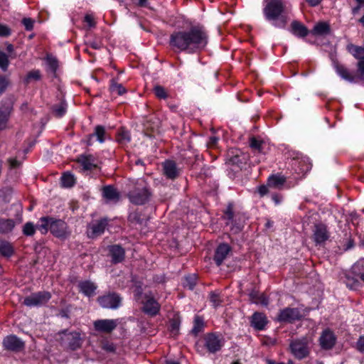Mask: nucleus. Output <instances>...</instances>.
<instances>
[{
  "instance_id": "f257e3e1",
  "label": "nucleus",
  "mask_w": 364,
  "mask_h": 364,
  "mask_svg": "<svg viewBox=\"0 0 364 364\" xmlns=\"http://www.w3.org/2000/svg\"><path fill=\"white\" fill-rule=\"evenodd\" d=\"M208 43V36L201 27L193 26L188 30L178 31L170 36L169 43L173 49L194 53L203 50Z\"/></svg>"
},
{
  "instance_id": "f03ea898",
  "label": "nucleus",
  "mask_w": 364,
  "mask_h": 364,
  "mask_svg": "<svg viewBox=\"0 0 364 364\" xmlns=\"http://www.w3.org/2000/svg\"><path fill=\"white\" fill-rule=\"evenodd\" d=\"M262 12L264 18L275 28H285L289 20L286 5L282 0H264Z\"/></svg>"
},
{
  "instance_id": "7ed1b4c3",
  "label": "nucleus",
  "mask_w": 364,
  "mask_h": 364,
  "mask_svg": "<svg viewBox=\"0 0 364 364\" xmlns=\"http://www.w3.org/2000/svg\"><path fill=\"white\" fill-rule=\"evenodd\" d=\"M204 346L210 353H215L221 350L225 344V339L220 334L207 333L203 338Z\"/></svg>"
},
{
  "instance_id": "20e7f679",
  "label": "nucleus",
  "mask_w": 364,
  "mask_h": 364,
  "mask_svg": "<svg viewBox=\"0 0 364 364\" xmlns=\"http://www.w3.org/2000/svg\"><path fill=\"white\" fill-rule=\"evenodd\" d=\"M151 196V193L146 186L139 183V186L129 193V200L135 205H143Z\"/></svg>"
},
{
  "instance_id": "39448f33",
  "label": "nucleus",
  "mask_w": 364,
  "mask_h": 364,
  "mask_svg": "<svg viewBox=\"0 0 364 364\" xmlns=\"http://www.w3.org/2000/svg\"><path fill=\"white\" fill-rule=\"evenodd\" d=\"M97 301L101 307L104 309H117L122 304V297L117 293L109 292L99 296Z\"/></svg>"
},
{
  "instance_id": "423d86ee",
  "label": "nucleus",
  "mask_w": 364,
  "mask_h": 364,
  "mask_svg": "<svg viewBox=\"0 0 364 364\" xmlns=\"http://www.w3.org/2000/svg\"><path fill=\"white\" fill-rule=\"evenodd\" d=\"M291 353L297 359H303L309 355L307 339L303 338L292 341L289 346Z\"/></svg>"
},
{
  "instance_id": "0eeeda50",
  "label": "nucleus",
  "mask_w": 364,
  "mask_h": 364,
  "mask_svg": "<svg viewBox=\"0 0 364 364\" xmlns=\"http://www.w3.org/2000/svg\"><path fill=\"white\" fill-rule=\"evenodd\" d=\"M50 294L48 291H39L26 297L23 304L28 307L40 306L46 304L50 299Z\"/></svg>"
},
{
  "instance_id": "6e6552de",
  "label": "nucleus",
  "mask_w": 364,
  "mask_h": 364,
  "mask_svg": "<svg viewBox=\"0 0 364 364\" xmlns=\"http://www.w3.org/2000/svg\"><path fill=\"white\" fill-rule=\"evenodd\" d=\"M119 323L118 319H98L94 321L93 326L96 331L109 333L117 327Z\"/></svg>"
},
{
  "instance_id": "1a4fd4ad",
  "label": "nucleus",
  "mask_w": 364,
  "mask_h": 364,
  "mask_svg": "<svg viewBox=\"0 0 364 364\" xmlns=\"http://www.w3.org/2000/svg\"><path fill=\"white\" fill-rule=\"evenodd\" d=\"M50 232L55 237L65 239L70 235L67 224L62 220L53 219L50 224Z\"/></svg>"
},
{
  "instance_id": "9d476101",
  "label": "nucleus",
  "mask_w": 364,
  "mask_h": 364,
  "mask_svg": "<svg viewBox=\"0 0 364 364\" xmlns=\"http://www.w3.org/2000/svg\"><path fill=\"white\" fill-rule=\"evenodd\" d=\"M347 49L358 60L357 65L358 72L364 74V47L349 44L347 46Z\"/></svg>"
},
{
  "instance_id": "9b49d317",
  "label": "nucleus",
  "mask_w": 364,
  "mask_h": 364,
  "mask_svg": "<svg viewBox=\"0 0 364 364\" xmlns=\"http://www.w3.org/2000/svg\"><path fill=\"white\" fill-rule=\"evenodd\" d=\"M336 343V336L329 329H326L322 331L319 337V344L322 349L330 350L332 349Z\"/></svg>"
},
{
  "instance_id": "f8f14e48",
  "label": "nucleus",
  "mask_w": 364,
  "mask_h": 364,
  "mask_svg": "<svg viewBox=\"0 0 364 364\" xmlns=\"http://www.w3.org/2000/svg\"><path fill=\"white\" fill-rule=\"evenodd\" d=\"M107 225V220L102 219L89 225L87 234L89 237L94 238L102 235Z\"/></svg>"
},
{
  "instance_id": "ddd939ff",
  "label": "nucleus",
  "mask_w": 364,
  "mask_h": 364,
  "mask_svg": "<svg viewBox=\"0 0 364 364\" xmlns=\"http://www.w3.org/2000/svg\"><path fill=\"white\" fill-rule=\"evenodd\" d=\"M3 346L6 350L20 351L24 348V343L17 336L10 335L4 338Z\"/></svg>"
},
{
  "instance_id": "4468645a",
  "label": "nucleus",
  "mask_w": 364,
  "mask_h": 364,
  "mask_svg": "<svg viewBox=\"0 0 364 364\" xmlns=\"http://www.w3.org/2000/svg\"><path fill=\"white\" fill-rule=\"evenodd\" d=\"M329 237L327 228L324 224H315L313 229V240L318 245L326 241Z\"/></svg>"
},
{
  "instance_id": "2eb2a0df",
  "label": "nucleus",
  "mask_w": 364,
  "mask_h": 364,
  "mask_svg": "<svg viewBox=\"0 0 364 364\" xmlns=\"http://www.w3.org/2000/svg\"><path fill=\"white\" fill-rule=\"evenodd\" d=\"M301 317L299 310L296 308H286L282 310L278 316L279 321L293 322Z\"/></svg>"
},
{
  "instance_id": "dca6fc26",
  "label": "nucleus",
  "mask_w": 364,
  "mask_h": 364,
  "mask_svg": "<svg viewBox=\"0 0 364 364\" xmlns=\"http://www.w3.org/2000/svg\"><path fill=\"white\" fill-rule=\"evenodd\" d=\"M267 323V318L263 313L255 312L252 314L250 318L251 326L257 331L264 329Z\"/></svg>"
},
{
  "instance_id": "f3484780",
  "label": "nucleus",
  "mask_w": 364,
  "mask_h": 364,
  "mask_svg": "<svg viewBox=\"0 0 364 364\" xmlns=\"http://www.w3.org/2000/svg\"><path fill=\"white\" fill-rule=\"evenodd\" d=\"M163 171L164 175L170 179L176 178L180 173V169L177 167L176 164L170 160L163 163Z\"/></svg>"
},
{
  "instance_id": "a211bd4d",
  "label": "nucleus",
  "mask_w": 364,
  "mask_h": 364,
  "mask_svg": "<svg viewBox=\"0 0 364 364\" xmlns=\"http://www.w3.org/2000/svg\"><path fill=\"white\" fill-rule=\"evenodd\" d=\"M230 251V247L227 244H220L217 247L214 256V260L218 266H220L223 263Z\"/></svg>"
},
{
  "instance_id": "6ab92c4d",
  "label": "nucleus",
  "mask_w": 364,
  "mask_h": 364,
  "mask_svg": "<svg viewBox=\"0 0 364 364\" xmlns=\"http://www.w3.org/2000/svg\"><path fill=\"white\" fill-rule=\"evenodd\" d=\"M160 309V305L153 298L149 297L144 303L143 311L151 316H154L158 314Z\"/></svg>"
},
{
  "instance_id": "aec40b11",
  "label": "nucleus",
  "mask_w": 364,
  "mask_h": 364,
  "mask_svg": "<svg viewBox=\"0 0 364 364\" xmlns=\"http://www.w3.org/2000/svg\"><path fill=\"white\" fill-rule=\"evenodd\" d=\"M109 254L113 263H119L124 259V250L119 245H112L109 247Z\"/></svg>"
},
{
  "instance_id": "412c9836",
  "label": "nucleus",
  "mask_w": 364,
  "mask_h": 364,
  "mask_svg": "<svg viewBox=\"0 0 364 364\" xmlns=\"http://www.w3.org/2000/svg\"><path fill=\"white\" fill-rule=\"evenodd\" d=\"M102 196L108 201L117 202L120 195L117 189L112 186H106L102 188Z\"/></svg>"
},
{
  "instance_id": "4be33fe9",
  "label": "nucleus",
  "mask_w": 364,
  "mask_h": 364,
  "mask_svg": "<svg viewBox=\"0 0 364 364\" xmlns=\"http://www.w3.org/2000/svg\"><path fill=\"white\" fill-rule=\"evenodd\" d=\"M285 182L286 177L281 174H274L268 178L267 186L273 188L282 189Z\"/></svg>"
},
{
  "instance_id": "5701e85b",
  "label": "nucleus",
  "mask_w": 364,
  "mask_h": 364,
  "mask_svg": "<svg viewBox=\"0 0 364 364\" xmlns=\"http://www.w3.org/2000/svg\"><path fill=\"white\" fill-rule=\"evenodd\" d=\"M80 291L87 296H92L95 294L97 285L90 281H82L78 284Z\"/></svg>"
},
{
  "instance_id": "b1692460",
  "label": "nucleus",
  "mask_w": 364,
  "mask_h": 364,
  "mask_svg": "<svg viewBox=\"0 0 364 364\" xmlns=\"http://www.w3.org/2000/svg\"><path fill=\"white\" fill-rule=\"evenodd\" d=\"M291 32L299 37V38H304L309 33V31L307 28L301 23L300 22L297 21H294L291 24Z\"/></svg>"
},
{
  "instance_id": "393cba45",
  "label": "nucleus",
  "mask_w": 364,
  "mask_h": 364,
  "mask_svg": "<svg viewBox=\"0 0 364 364\" xmlns=\"http://www.w3.org/2000/svg\"><path fill=\"white\" fill-rule=\"evenodd\" d=\"M78 162L84 170H92L97 166L95 159L91 155L80 156L78 158Z\"/></svg>"
},
{
  "instance_id": "a878e982",
  "label": "nucleus",
  "mask_w": 364,
  "mask_h": 364,
  "mask_svg": "<svg viewBox=\"0 0 364 364\" xmlns=\"http://www.w3.org/2000/svg\"><path fill=\"white\" fill-rule=\"evenodd\" d=\"M15 225L13 219L0 218V233L6 235L11 232Z\"/></svg>"
},
{
  "instance_id": "bb28decb",
  "label": "nucleus",
  "mask_w": 364,
  "mask_h": 364,
  "mask_svg": "<svg viewBox=\"0 0 364 364\" xmlns=\"http://www.w3.org/2000/svg\"><path fill=\"white\" fill-rule=\"evenodd\" d=\"M105 129L104 127L98 125L95 127V132L92 134H90L89 136V139L87 140V144L91 145L92 144V139L93 136H96L98 141L100 143H103L105 140Z\"/></svg>"
},
{
  "instance_id": "cd10ccee",
  "label": "nucleus",
  "mask_w": 364,
  "mask_h": 364,
  "mask_svg": "<svg viewBox=\"0 0 364 364\" xmlns=\"http://www.w3.org/2000/svg\"><path fill=\"white\" fill-rule=\"evenodd\" d=\"M250 298L252 302L262 306H267L269 300L263 294H259L257 291H253L250 294Z\"/></svg>"
},
{
  "instance_id": "c85d7f7f",
  "label": "nucleus",
  "mask_w": 364,
  "mask_h": 364,
  "mask_svg": "<svg viewBox=\"0 0 364 364\" xmlns=\"http://www.w3.org/2000/svg\"><path fill=\"white\" fill-rule=\"evenodd\" d=\"M66 340L69 341V346L71 349L75 350L80 346V336L77 332H72L66 334Z\"/></svg>"
},
{
  "instance_id": "c756f323",
  "label": "nucleus",
  "mask_w": 364,
  "mask_h": 364,
  "mask_svg": "<svg viewBox=\"0 0 364 364\" xmlns=\"http://www.w3.org/2000/svg\"><path fill=\"white\" fill-rule=\"evenodd\" d=\"M336 71L343 79L349 81H354V76L350 73L347 68H346L343 65L340 64H336L335 65Z\"/></svg>"
},
{
  "instance_id": "7c9ffc66",
  "label": "nucleus",
  "mask_w": 364,
  "mask_h": 364,
  "mask_svg": "<svg viewBox=\"0 0 364 364\" xmlns=\"http://www.w3.org/2000/svg\"><path fill=\"white\" fill-rule=\"evenodd\" d=\"M53 218L43 217L40 219V224L37 225L36 228L41 232L42 234H46L48 230H50L51 221H53Z\"/></svg>"
},
{
  "instance_id": "2f4dec72",
  "label": "nucleus",
  "mask_w": 364,
  "mask_h": 364,
  "mask_svg": "<svg viewBox=\"0 0 364 364\" xmlns=\"http://www.w3.org/2000/svg\"><path fill=\"white\" fill-rule=\"evenodd\" d=\"M12 110V102L9 100H2L0 102V116L10 117Z\"/></svg>"
},
{
  "instance_id": "473e14b6",
  "label": "nucleus",
  "mask_w": 364,
  "mask_h": 364,
  "mask_svg": "<svg viewBox=\"0 0 364 364\" xmlns=\"http://www.w3.org/2000/svg\"><path fill=\"white\" fill-rule=\"evenodd\" d=\"M67 103L65 101H61L60 103L53 105L52 109L53 114L57 117H61L67 111Z\"/></svg>"
},
{
  "instance_id": "72a5a7b5",
  "label": "nucleus",
  "mask_w": 364,
  "mask_h": 364,
  "mask_svg": "<svg viewBox=\"0 0 364 364\" xmlns=\"http://www.w3.org/2000/svg\"><path fill=\"white\" fill-rule=\"evenodd\" d=\"M14 252L11 245L6 241H0V255L4 257H10Z\"/></svg>"
},
{
  "instance_id": "f704fd0d",
  "label": "nucleus",
  "mask_w": 364,
  "mask_h": 364,
  "mask_svg": "<svg viewBox=\"0 0 364 364\" xmlns=\"http://www.w3.org/2000/svg\"><path fill=\"white\" fill-rule=\"evenodd\" d=\"M117 140L122 145L127 144L131 140L129 132L124 129H120L117 134Z\"/></svg>"
},
{
  "instance_id": "c9c22d12",
  "label": "nucleus",
  "mask_w": 364,
  "mask_h": 364,
  "mask_svg": "<svg viewBox=\"0 0 364 364\" xmlns=\"http://www.w3.org/2000/svg\"><path fill=\"white\" fill-rule=\"evenodd\" d=\"M328 32L329 26L327 23L323 22L317 23L312 30V33L314 35H325Z\"/></svg>"
},
{
  "instance_id": "e433bc0d",
  "label": "nucleus",
  "mask_w": 364,
  "mask_h": 364,
  "mask_svg": "<svg viewBox=\"0 0 364 364\" xmlns=\"http://www.w3.org/2000/svg\"><path fill=\"white\" fill-rule=\"evenodd\" d=\"M75 182L74 176L70 173H65L61 177V183L63 187H72Z\"/></svg>"
},
{
  "instance_id": "4c0bfd02",
  "label": "nucleus",
  "mask_w": 364,
  "mask_h": 364,
  "mask_svg": "<svg viewBox=\"0 0 364 364\" xmlns=\"http://www.w3.org/2000/svg\"><path fill=\"white\" fill-rule=\"evenodd\" d=\"M344 282L349 289H354L360 286V282L354 276L346 274Z\"/></svg>"
},
{
  "instance_id": "58836bf2",
  "label": "nucleus",
  "mask_w": 364,
  "mask_h": 364,
  "mask_svg": "<svg viewBox=\"0 0 364 364\" xmlns=\"http://www.w3.org/2000/svg\"><path fill=\"white\" fill-rule=\"evenodd\" d=\"M203 319L199 316H196L194 318L193 327L192 328V333L195 335H197L203 330Z\"/></svg>"
},
{
  "instance_id": "ea45409f",
  "label": "nucleus",
  "mask_w": 364,
  "mask_h": 364,
  "mask_svg": "<svg viewBox=\"0 0 364 364\" xmlns=\"http://www.w3.org/2000/svg\"><path fill=\"white\" fill-rule=\"evenodd\" d=\"M352 272L355 276L360 277L364 272V259L358 260L352 267Z\"/></svg>"
},
{
  "instance_id": "a19ab883",
  "label": "nucleus",
  "mask_w": 364,
  "mask_h": 364,
  "mask_svg": "<svg viewBox=\"0 0 364 364\" xmlns=\"http://www.w3.org/2000/svg\"><path fill=\"white\" fill-rule=\"evenodd\" d=\"M110 90L112 92H115L119 95H122L126 92L125 87L122 84H119L116 82L114 80H112Z\"/></svg>"
},
{
  "instance_id": "79ce46f5",
  "label": "nucleus",
  "mask_w": 364,
  "mask_h": 364,
  "mask_svg": "<svg viewBox=\"0 0 364 364\" xmlns=\"http://www.w3.org/2000/svg\"><path fill=\"white\" fill-rule=\"evenodd\" d=\"M37 229L33 223H26L23 227V232L25 235L32 236Z\"/></svg>"
},
{
  "instance_id": "37998d69",
  "label": "nucleus",
  "mask_w": 364,
  "mask_h": 364,
  "mask_svg": "<svg viewBox=\"0 0 364 364\" xmlns=\"http://www.w3.org/2000/svg\"><path fill=\"white\" fill-rule=\"evenodd\" d=\"M210 301L211 302L213 307L216 308L220 306L222 303V299L220 294L216 292H210L209 296Z\"/></svg>"
},
{
  "instance_id": "c03bdc74",
  "label": "nucleus",
  "mask_w": 364,
  "mask_h": 364,
  "mask_svg": "<svg viewBox=\"0 0 364 364\" xmlns=\"http://www.w3.org/2000/svg\"><path fill=\"white\" fill-rule=\"evenodd\" d=\"M196 279L197 278L194 274L186 277L183 283L184 287L188 288L191 290L193 289L196 284Z\"/></svg>"
},
{
  "instance_id": "a18cd8bd",
  "label": "nucleus",
  "mask_w": 364,
  "mask_h": 364,
  "mask_svg": "<svg viewBox=\"0 0 364 364\" xmlns=\"http://www.w3.org/2000/svg\"><path fill=\"white\" fill-rule=\"evenodd\" d=\"M41 73L38 70L29 72L26 77V82L29 83L31 80H39L41 79Z\"/></svg>"
},
{
  "instance_id": "49530a36",
  "label": "nucleus",
  "mask_w": 364,
  "mask_h": 364,
  "mask_svg": "<svg viewBox=\"0 0 364 364\" xmlns=\"http://www.w3.org/2000/svg\"><path fill=\"white\" fill-rule=\"evenodd\" d=\"M9 64V56L4 52H0V68L6 71Z\"/></svg>"
},
{
  "instance_id": "de8ad7c7",
  "label": "nucleus",
  "mask_w": 364,
  "mask_h": 364,
  "mask_svg": "<svg viewBox=\"0 0 364 364\" xmlns=\"http://www.w3.org/2000/svg\"><path fill=\"white\" fill-rule=\"evenodd\" d=\"M224 218L227 220L226 225H230L233 224L234 213L232 206L229 205L225 213Z\"/></svg>"
},
{
  "instance_id": "09e8293b",
  "label": "nucleus",
  "mask_w": 364,
  "mask_h": 364,
  "mask_svg": "<svg viewBox=\"0 0 364 364\" xmlns=\"http://www.w3.org/2000/svg\"><path fill=\"white\" fill-rule=\"evenodd\" d=\"M156 96L159 99H166L167 97V93L165 89L160 85H156L154 88Z\"/></svg>"
},
{
  "instance_id": "8fccbe9b",
  "label": "nucleus",
  "mask_w": 364,
  "mask_h": 364,
  "mask_svg": "<svg viewBox=\"0 0 364 364\" xmlns=\"http://www.w3.org/2000/svg\"><path fill=\"white\" fill-rule=\"evenodd\" d=\"M250 146L254 150L260 151L262 150V141L255 137L250 139Z\"/></svg>"
},
{
  "instance_id": "3c124183",
  "label": "nucleus",
  "mask_w": 364,
  "mask_h": 364,
  "mask_svg": "<svg viewBox=\"0 0 364 364\" xmlns=\"http://www.w3.org/2000/svg\"><path fill=\"white\" fill-rule=\"evenodd\" d=\"M22 23L27 31H31L33 28L34 21L30 18H24L22 20Z\"/></svg>"
},
{
  "instance_id": "603ef678",
  "label": "nucleus",
  "mask_w": 364,
  "mask_h": 364,
  "mask_svg": "<svg viewBox=\"0 0 364 364\" xmlns=\"http://www.w3.org/2000/svg\"><path fill=\"white\" fill-rule=\"evenodd\" d=\"M11 35V29L6 25L0 24V36L7 37Z\"/></svg>"
},
{
  "instance_id": "864d4df0",
  "label": "nucleus",
  "mask_w": 364,
  "mask_h": 364,
  "mask_svg": "<svg viewBox=\"0 0 364 364\" xmlns=\"http://www.w3.org/2000/svg\"><path fill=\"white\" fill-rule=\"evenodd\" d=\"M9 84V82L7 78L4 77H0V94L5 91Z\"/></svg>"
},
{
  "instance_id": "5fc2aeb1",
  "label": "nucleus",
  "mask_w": 364,
  "mask_h": 364,
  "mask_svg": "<svg viewBox=\"0 0 364 364\" xmlns=\"http://www.w3.org/2000/svg\"><path fill=\"white\" fill-rule=\"evenodd\" d=\"M84 21L87 24V26L91 28L95 26V21L92 15L87 14L84 18Z\"/></svg>"
},
{
  "instance_id": "6e6d98bb",
  "label": "nucleus",
  "mask_w": 364,
  "mask_h": 364,
  "mask_svg": "<svg viewBox=\"0 0 364 364\" xmlns=\"http://www.w3.org/2000/svg\"><path fill=\"white\" fill-rule=\"evenodd\" d=\"M9 117L0 116V130H4L7 128V124Z\"/></svg>"
},
{
  "instance_id": "4d7b16f0",
  "label": "nucleus",
  "mask_w": 364,
  "mask_h": 364,
  "mask_svg": "<svg viewBox=\"0 0 364 364\" xmlns=\"http://www.w3.org/2000/svg\"><path fill=\"white\" fill-rule=\"evenodd\" d=\"M178 329H179V323L177 321H176V320L171 321V332L174 335H176V334L178 333Z\"/></svg>"
},
{
  "instance_id": "13d9d810",
  "label": "nucleus",
  "mask_w": 364,
  "mask_h": 364,
  "mask_svg": "<svg viewBox=\"0 0 364 364\" xmlns=\"http://www.w3.org/2000/svg\"><path fill=\"white\" fill-rule=\"evenodd\" d=\"M47 60L52 71L55 72L58 67L57 60L52 58H48Z\"/></svg>"
},
{
  "instance_id": "bf43d9fd",
  "label": "nucleus",
  "mask_w": 364,
  "mask_h": 364,
  "mask_svg": "<svg viewBox=\"0 0 364 364\" xmlns=\"http://www.w3.org/2000/svg\"><path fill=\"white\" fill-rule=\"evenodd\" d=\"M218 138L216 137V136H210L209 138V141L208 142V146L209 147H214L217 143H218Z\"/></svg>"
},
{
  "instance_id": "052dcab7",
  "label": "nucleus",
  "mask_w": 364,
  "mask_h": 364,
  "mask_svg": "<svg viewBox=\"0 0 364 364\" xmlns=\"http://www.w3.org/2000/svg\"><path fill=\"white\" fill-rule=\"evenodd\" d=\"M357 345L358 350L364 352V336L359 338Z\"/></svg>"
},
{
  "instance_id": "680f3d73",
  "label": "nucleus",
  "mask_w": 364,
  "mask_h": 364,
  "mask_svg": "<svg viewBox=\"0 0 364 364\" xmlns=\"http://www.w3.org/2000/svg\"><path fill=\"white\" fill-rule=\"evenodd\" d=\"M258 192L261 196L266 195L268 193V188L267 186H260L258 188Z\"/></svg>"
},
{
  "instance_id": "e2e57ef3",
  "label": "nucleus",
  "mask_w": 364,
  "mask_h": 364,
  "mask_svg": "<svg viewBox=\"0 0 364 364\" xmlns=\"http://www.w3.org/2000/svg\"><path fill=\"white\" fill-rule=\"evenodd\" d=\"M9 162L10 164V166L11 168H16L18 166L19 163L17 160L16 159H10L9 160Z\"/></svg>"
},
{
  "instance_id": "0e129e2a",
  "label": "nucleus",
  "mask_w": 364,
  "mask_h": 364,
  "mask_svg": "<svg viewBox=\"0 0 364 364\" xmlns=\"http://www.w3.org/2000/svg\"><path fill=\"white\" fill-rule=\"evenodd\" d=\"M311 6H316L318 5L322 0H306Z\"/></svg>"
},
{
  "instance_id": "69168bd1",
  "label": "nucleus",
  "mask_w": 364,
  "mask_h": 364,
  "mask_svg": "<svg viewBox=\"0 0 364 364\" xmlns=\"http://www.w3.org/2000/svg\"><path fill=\"white\" fill-rule=\"evenodd\" d=\"M149 0H139L138 5L141 7H146L148 6Z\"/></svg>"
},
{
  "instance_id": "338daca9",
  "label": "nucleus",
  "mask_w": 364,
  "mask_h": 364,
  "mask_svg": "<svg viewBox=\"0 0 364 364\" xmlns=\"http://www.w3.org/2000/svg\"><path fill=\"white\" fill-rule=\"evenodd\" d=\"M309 168H310V165L309 164H306V167H301L300 168V171L302 172V173L303 172H306V171H308L309 170Z\"/></svg>"
},
{
  "instance_id": "774afa93",
  "label": "nucleus",
  "mask_w": 364,
  "mask_h": 364,
  "mask_svg": "<svg viewBox=\"0 0 364 364\" xmlns=\"http://www.w3.org/2000/svg\"><path fill=\"white\" fill-rule=\"evenodd\" d=\"M360 6H361V5H360L358 4V5L356 7L353 8L352 10L353 14H357L359 11V10L360 9Z\"/></svg>"
}]
</instances>
